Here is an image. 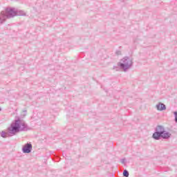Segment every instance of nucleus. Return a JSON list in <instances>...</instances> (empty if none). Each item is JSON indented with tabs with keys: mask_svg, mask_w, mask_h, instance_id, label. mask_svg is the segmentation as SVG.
Listing matches in <instances>:
<instances>
[{
	"mask_svg": "<svg viewBox=\"0 0 177 177\" xmlns=\"http://www.w3.org/2000/svg\"><path fill=\"white\" fill-rule=\"evenodd\" d=\"M1 138H8V133L5 132V131H1Z\"/></svg>",
	"mask_w": 177,
	"mask_h": 177,
	"instance_id": "7",
	"label": "nucleus"
},
{
	"mask_svg": "<svg viewBox=\"0 0 177 177\" xmlns=\"http://www.w3.org/2000/svg\"><path fill=\"white\" fill-rule=\"evenodd\" d=\"M24 114H21V117H26V115L27 114V110H24Z\"/></svg>",
	"mask_w": 177,
	"mask_h": 177,
	"instance_id": "9",
	"label": "nucleus"
},
{
	"mask_svg": "<svg viewBox=\"0 0 177 177\" xmlns=\"http://www.w3.org/2000/svg\"><path fill=\"white\" fill-rule=\"evenodd\" d=\"M1 108H0V111H1Z\"/></svg>",
	"mask_w": 177,
	"mask_h": 177,
	"instance_id": "15",
	"label": "nucleus"
},
{
	"mask_svg": "<svg viewBox=\"0 0 177 177\" xmlns=\"http://www.w3.org/2000/svg\"><path fill=\"white\" fill-rule=\"evenodd\" d=\"M15 16H17L16 8L8 7L5 11H1L0 13V24H3L6 19H12Z\"/></svg>",
	"mask_w": 177,
	"mask_h": 177,
	"instance_id": "3",
	"label": "nucleus"
},
{
	"mask_svg": "<svg viewBox=\"0 0 177 177\" xmlns=\"http://www.w3.org/2000/svg\"><path fill=\"white\" fill-rule=\"evenodd\" d=\"M116 55H121V51H120V50L116 51Z\"/></svg>",
	"mask_w": 177,
	"mask_h": 177,
	"instance_id": "12",
	"label": "nucleus"
},
{
	"mask_svg": "<svg viewBox=\"0 0 177 177\" xmlns=\"http://www.w3.org/2000/svg\"><path fill=\"white\" fill-rule=\"evenodd\" d=\"M32 150V145H31V143H26L22 147V151L23 153H24V154H28L31 153Z\"/></svg>",
	"mask_w": 177,
	"mask_h": 177,
	"instance_id": "5",
	"label": "nucleus"
},
{
	"mask_svg": "<svg viewBox=\"0 0 177 177\" xmlns=\"http://www.w3.org/2000/svg\"><path fill=\"white\" fill-rule=\"evenodd\" d=\"M171 134L165 131V128L162 125H158L155 128V132L152 135L153 139L154 140H160V139H169L171 138Z\"/></svg>",
	"mask_w": 177,
	"mask_h": 177,
	"instance_id": "2",
	"label": "nucleus"
},
{
	"mask_svg": "<svg viewBox=\"0 0 177 177\" xmlns=\"http://www.w3.org/2000/svg\"><path fill=\"white\" fill-rule=\"evenodd\" d=\"M174 117H177V111H174Z\"/></svg>",
	"mask_w": 177,
	"mask_h": 177,
	"instance_id": "13",
	"label": "nucleus"
},
{
	"mask_svg": "<svg viewBox=\"0 0 177 177\" xmlns=\"http://www.w3.org/2000/svg\"><path fill=\"white\" fill-rule=\"evenodd\" d=\"M118 64L123 71H128L133 66V59L129 57H125Z\"/></svg>",
	"mask_w": 177,
	"mask_h": 177,
	"instance_id": "4",
	"label": "nucleus"
},
{
	"mask_svg": "<svg viewBox=\"0 0 177 177\" xmlns=\"http://www.w3.org/2000/svg\"><path fill=\"white\" fill-rule=\"evenodd\" d=\"M156 107L158 111H164V110H167V106L162 102H159L156 104Z\"/></svg>",
	"mask_w": 177,
	"mask_h": 177,
	"instance_id": "6",
	"label": "nucleus"
},
{
	"mask_svg": "<svg viewBox=\"0 0 177 177\" xmlns=\"http://www.w3.org/2000/svg\"><path fill=\"white\" fill-rule=\"evenodd\" d=\"M123 176H124V177L129 176V171H128V170H127V169L124 170Z\"/></svg>",
	"mask_w": 177,
	"mask_h": 177,
	"instance_id": "8",
	"label": "nucleus"
},
{
	"mask_svg": "<svg viewBox=\"0 0 177 177\" xmlns=\"http://www.w3.org/2000/svg\"><path fill=\"white\" fill-rule=\"evenodd\" d=\"M175 122H176L177 123V116L176 117H175Z\"/></svg>",
	"mask_w": 177,
	"mask_h": 177,
	"instance_id": "14",
	"label": "nucleus"
},
{
	"mask_svg": "<svg viewBox=\"0 0 177 177\" xmlns=\"http://www.w3.org/2000/svg\"><path fill=\"white\" fill-rule=\"evenodd\" d=\"M120 162H121L122 164H125V158L121 159V160H120Z\"/></svg>",
	"mask_w": 177,
	"mask_h": 177,
	"instance_id": "10",
	"label": "nucleus"
},
{
	"mask_svg": "<svg viewBox=\"0 0 177 177\" xmlns=\"http://www.w3.org/2000/svg\"><path fill=\"white\" fill-rule=\"evenodd\" d=\"M113 70H116V71H118L119 70L118 66H113Z\"/></svg>",
	"mask_w": 177,
	"mask_h": 177,
	"instance_id": "11",
	"label": "nucleus"
},
{
	"mask_svg": "<svg viewBox=\"0 0 177 177\" xmlns=\"http://www.w3.org/2000/svg\"><path fill=\"white\" fill-rule=\"evenodd\" d=\"M31 128L28 127V124L21 120L20 118H18L10 124V127L8 128V131L11 136H15L19 132H27L30 131Z\"/></svg>",
	"mask_w": 177,
	"mask_h": 177,
	"instance_id": "1",
	"label": "nucleus"
}]
</instances>
